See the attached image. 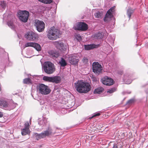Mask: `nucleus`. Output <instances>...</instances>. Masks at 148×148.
<instances>
[{
	"label": "nucleus",
	"mask_w": 148,
	"mask_h": 148,
	"mask_svg": "<svg viewBox=\"0 0 148 148\" xmlns=\"http://www.w3.org/2000/svg\"><path fill=\"white\" fill-rule=\"evenodd\" d=\"M74 85L77 91L80 93H86L91 89L90 85L89 83L84 82L82 81H78Z\"/></svg>",
	"instance_id": "obj_1"
},
{
	"label": "nucleus",
	"mask_w": 148,
	"mask_h": 148,
	"mask_svg": "<svg viewBox=\"0 0 148 148\" xmlns=\"http://www.w3.org/2000/svg\"><path fill=\"white\" fill-rule=\"evenodd\" d=\"M60 34L59 30L54 27H51L47 32V36L50 40H53L58 38Z\"/></svg>",
	"instance_id": "obj_2"
},
{
	"label": "nucleus",
	"mask_w": 148,
	"mask_h": 148,
	"mask_svg": "<svg viewBox=\"0 0 148 148\" xmlns=\"http://www.w3.org/2000/svg\"><path fill=\"white\" fill-rule=\"evenodd\" d=\"M42 68L45 72L49 74L53 73L55 71L54 65L50 62H44Z\"/></svg>",
	"instance_id": "obj_3"
},
{
	"label": "nucleus",
	"mask_w": 148,
	"mask_h": 148,
	"mask_svg": "<svg viewBox=\"0 0 148 148\" xmlns=\"http://www.w3.org/2000/svg\"><path fill=\"white\" fill-rule=\"evenodd\" d=\"M55 132H53V130L51 127H49L48 129L44 131L40 134L36 133L35 135L36 139L38 140L41 138H43L46 136H49L54 134Z\"/></svg>",
	"instance_id": "obj_4"
},
{
	"label": "nucleus",
	"mask_w": 148,
	"mask_h": 148,
	"mask_svg": "<svg viewBox=\"0 0 148 148\" xmlns=\"http://www.w3.org/2000/svg\"><path fill=\"white\" fill-rule=\"evenodd\" d=\"M37 88V90L39 92L43 95H48L51 92L50 89L49 87L43 84H39Z\"/></svg>",
	"instance_id": "obj_5"
},
{
	"label": "nucleus",
	"mask_w": 148,
	"mask_h": 148,
	"mask_svg": "<svg viewBox=\"0 0 148 148\" xmlns=\"http://www.w3.org/2000/svg\"><path fill=\"white\" fill-rule=\"evenodd\" d=\"M29 15V12L26 11H20L18 13V16L20 20L25 23L27 21Z\"/></svg>",
	"instance_id": "obj_6"
},
{
	"label": "nucleus",
	"mask_w": 148,
	"mask_h": 148,
	"mask_svg": "<svg viewBox=\"0 0 148 148\" xmlns=\"http://www.w3.org/2000/svg\"><path fill=\"white\" fill-rule=\"evenodd\" d=\"M92 69L95 73L99 74L102 73L103 68L98 62H95L92 64Z\"/></svg>",
	"instance_id": "obj_7"
},
{
	"label": "nucleus",
	"mask_w": 148,
	"mask_h": 148,
	"mask_svg": "<svg viewBox=\"0 0 148 148\" xmlns=\"http://www.w3.org/2000/svg\"><path fill=\"white\" fill-rule=\"evenodd\" d=\"M73 28L75 30L84 31L88 29V26L85 23L78 22L74 25Z\"/></svg>",
	"instance_id": "obj_8"
},
{
	"label": "nucleus",
	"mask_w": 148,
	"mask_h": 148,
	"mask_svg": "<svg viewBox=\"0 0 148 148\" xmlns=\"http://www.w3.org/2000/svg\"><path fill=\"white\" fill-rule=\"evenodd\" d=\"M68 60L71 64L76 65L77 64L79 60L78 55L77 54H72L69 56Z\"/></svg>",
	"instance_id": "obj_9"
},
{
	"label": "nucleus",
	"mask_w": 148,
	"mask_h": 148,
	"mask_svg": "<svg viewBox=\"0 0 148 148\" xmlns=\"http://www.w3.org/2000/svg\"><path fill=\"white\" fill-rule=\"evenodd\" d=\"M7 15V14H5L4 15L3 17V19L4 20L6 19V17H5V16ZM7 18L8 20H9L11 19L10 21H8V22L7 24L11 28L14 29L15 27V26L13 21V19L14 18V16L12 15L8 14L7 15Z\"/></svg>",
	"instance_id": "obj_10"
},
{
	"label": "nucleus",
	"mask_w": 148,
	"mask_h": 148,
	"mask_svg": "<svg viewBox=\"0 0 148 148\" xmlns=\"http://www.w3.org/2000/svg\"><path fill=\"white\" fill-rule=\"evenodd\" d=\"M115 7V6L112 7L107 11L104 19L105 22L110 21L111 19L113 17L112 14L114 11Z\"/></svg>",
	"instance_id": "obj_11"
},
{
	"label": "nucleus",
	"mask_w": 148,
	"mask_h": 148,
	"mask_svg": "<svg viewBox=\"0 0 148 148\" xmlns=\"http://www.w3.org/2000/svg\"><path fill=\"white\" fill-rule=\"evenodd\" d=\"M45 25V23L43 21L39 20H36L35 21V25L39 32H42L44 30Z\"/></svg>",
	"instance_id": "obj_12"
},
{
	"label": "nucleus",
	"mask_w": 148,
	"mask_h": 148,
	"mask_svg": "<svg viewBox=\"0 0 148 148\" xmlns=\"http://www.w3.org/2000/svg\"><path fill=\"white\" fill-rule=\"evenodd\" d=\"M37 36L36 34L32 31L27 32L25 35V38L28 40H30L36 39L37 37Z\"/></svg>",
	"instance_id": "obj_13"
},
{
	"label": "nucleus",
	"mask_w": 148,
	"mask_h": 148,
	"mask_svg": "<svg viewBox=\"0 0 148 148\" xmlns=\"http://www.w3.org/2000/svg\"><path fill=\"white\" fill-rule=\"evenodd\" d=\"M33 47L38 51H40L41 50V47L40 45L36 43L28 42L27 43L25 44V47Z\"/></svg>",
	"instance_id": "obj_14"
},
{
	"label": "nucleus",
	"mask_w": 148,
	"mask_h": 148,
	"mask_svg": "<svg viewBox=\"0 0 148 148\" xmlns=\"http://www.w3.org/2000/svg\"><path fill=\"white\" fill-rule=\"evenodd\" d=\"M29 124L28 122H26L25 124L24 128L21 129V134L23 136H25L30 134V131L29 129Z\"/></svg>",
	"instance_id": "obj_15"
},
{
	"label": "nucleus",
	"mask_w": 148,
	"mask_h": 148,
	"mask_svg": "<svg viewBox=\"0 0 148 148\" xmlns=\"http://www.w3.org/2000/svg\"><path fill=\"white\" fill-rule=\"evenodd\" d=\"M101 80L103 84L107 86L112 85L114 82L113 79L107 77L103 78Z\"/></svg>",
	"instance_id": "obj_16"
},
{
	"label": "nucleus",
	"mask_w": 148,
	"mask_h": 148,
	"mask_svg": "<svg viewBox=\"0 0 148 148\" xmlns=\"http://www.w3.org/2000/svg\"><path fill=\"white\" fill-rule=\"evenodd\" d=\"M99 44L95 45L94 44L88 45L84 46V48L86 50H90L94 48H97L100 47Z\"/></svg>",
	"instance_id": "obj_17"
},
{
	"label": "nucleus",
	"mask_w": 148,
	"mask_h": 148,
	"mask_svg": "<svg viewBox=\"0 0 148 148\" xmlns=\"http://www.w3.org/2000/svg\"><path fill=\"white\" fill-rule=\"evenodd\" d=\"M48 53L51 57L53 58H57L59 54L57 51L54 50H50L48 51Z\"/></svg>",
	"instance_id": "obj_18"
},
{
	"label": "nucleus",
	"mask_w": 148,
	"mask_h": 148,
	"mask_svg": "<svg viewBox=\"0 0 148 148\" xmlns=\"http://www.w3.org/2000/svg\"><path fill=\"white\" fill-rule=\"evenodd\" d=\"M0 12L3 11L6 8V3L4 1H1L0 2Z\"/></svg>",
	"instance_id": "obj_19"
},
{
	"label": "nucleus",
	"mask_w": 148,
	"mask_h": 148,
	"mask_svg": "<svg viewBox=\"0 0 148 148\" xmlns=\"http://www.w3.org/2000/svg\"><path fill=\"white\" fill-rule=\"evenodd\" d=\"M52 82L56 83H59L61 81L60 77L59 76H55L52 77Z\"/></svg>",
	"instance_id": "obj_20"
},
{
	"label": "nucleus",
	"mask_w": 148,
	"mask_h": 148,
	"mask_svg": "<svg viewBox=\"0 0 148 148\" xmlns=\"http://www.w3.org/2000/svg\"><path fill=\"white\" fill-rule=\"evenodd\" d=\"M134 10H133L132 8H129L127 10V14L128 16L129 19H130L131 15L133 13Z\"/></svg>",
	"instance_id": "obj_21"
},
{
	"label": "nucleus",
	"mask_w": 148,
	"mask_h": 148,
	"mask_svg": "<svg viewBox=\"0 0 148 148\" xmlns=\"http://www.w3.org/2000/svg\"><path fill=\"white\" fill-rule=\"evenodd\" d=\"M9 105L8 102H0V107L1 108H8Z\"/></svg>",
	"instance_id": "obj_22"
},
{
	"label": "nucleus",
	"mask_w": 148,
	"mask_h": 148,
	"mask_svg": "<svg viewBox=\"0 0 148 148\" xmlns=\"http://www.w3.org/2000/svg\"><path fill=\"white\" fill-rule=\"evenodd\" d=\"M103 90V88L102 87H99L95 89L94 91V93L100 94Z\"/></svg>",
	"instance_id": "obj_23"
},
{
	"label": "nucleus",
	"mask_w": 148,
	"mask_h": 148,
	"mask_svg": "<svg viewBox=\"0 0 148 148\" xmlns=\"http://www.w3.org/2000/svg\"><path fill=\"white\" fill-rule=\"evenodd\" d=\"M60 64L62 66H64L67 65L66 61L63 58H61V60L59 62Z\"/></svg>",
	"instance_id": "obj_24"
},
{
	"label": "nucleus",
	"mask_w": 148,
	"mask_h": 148,
	"mask_svg": "<svg viewBox=\"0 0 148 148\" xmlns=\"http://www.w3.org/2000/svg\"><path fill=\"white\" fill-rule=\"evenodd\" d=\"M52 77L44 76L43 77L42 79L46 81L52 82Z\"/></svg>",
	"instance_id": "obj_25"
},
{
	"label": "nucleus",
	"mask_w": 148,
	"mask_h": 148,
	"mask_svg": "<svg viewBox=\"0 0 148 148\" xmlns=\"http://www.w3.org/2000/svg\"><path fill=\"white\" fill-rule=\"evenodd\" d=\"M103 37V35L102 33H98L96 34L95 36L94 37L96 39H101Z\"/></svg>",
	"instance_id": "obj_26"
},
{
	"label": "nucleus",
	"mask_w": 148,
	"mask_h": 148,
	"mask_svg": "<svg viewBox=\"0 0 148 148\" xmlns=\"http://www.w3.org/2000/svg\"><path fill=\"white\" fill-rule=\"evenodd\" d=\"M95 15L96 18H101L103 15L102 13L99 11L97 12L95 14Z\"/></svg>",
	"instance_id": "obj_27"
},
{
	"label": "nucleus",
	"mask_w": 148,
	"mask_h": 148,
	"mask_svg": "<svg viewBox=\"0 0 148 148\" xmlns=\"http://www.w3.org/2000/svg\"><path fill=\"white\" fill-rule=\"evenodd\" d=\"M23 83L25 84H31L32 83V81L29 78H25L23 80Z\"/></svg>",
	"instance_id": "obj_28"
},
{
	"label": "nucleus",
	"mask_w": 148,
	"mask_h": 148,
	"mask_svg": "<svg viewBox=\"0 0 148 148\" xmlns=\"http://www.w3.org/2000/svg\"><path fill=\"white\" fill-rule=\"evenodd\" d=\"M47 122V119H44L43 120L40 121L38 122V124L40 125H45Z\"/></svg>",
	"instance_id": "obj_29"
},
{
	"label": "nucleus",
	"mask_w": 148,
	"mask_h": 148,
	"mask_svg": "<svg viewBox=\"0 0 148 148\" xmlns=\"http://www.w3.org/2000/svg\"><path fill=\"white\" fill-rule=\"evenodd\" d=\"M40 1L45 3L48 4L51 3L52 2V0H38Z\"/></svg>",
	"instance_id": "obj_30"
},
{
	"label": "nucleus",
	"mask_w": 148,
	"mask_h": 148,
	"mask_svg": "<svg viewBox=\"0 0 148 148\" xmlns=\"http://www.w3.org/2000/svg\"><path fill=\"white\" fill-rule=\"evenodd\" d=\"M56 43L58 44V47H59V49H62V47L64 46V44L63 43L57 42Z\"/></svg>",
	"instance_id": "obj_31"
},
{
	"label": "nucleus",
	"mask_w": 148,
	"mask_h": 148,
	"mask_svg": "<svg viewBox=\"0 0 148 148\" xmlns=\"http://www.w3.org/2000/svg\"><path fill=\"white\" fill-rule=\"evenodd\" d=\"M75 38L78 41L81 40L82 37L79 34H75Z\"/></svg>",
	"instance_id": "obj_32"
},
{
	"label": "nucleus",
	"mask_w": 148,
	"mask_h": 148,
	"mask_svg": "<svg viewBox=\"0 0 148 148\" xmlns=\"http://www.w3.org/2000/svg\"><path fill=\"white\" fill-rule=\"evenodd\" d=\"M116 90V89L115 88H112L108 90L107 92L109 93H112L115 92Z\"/></svg>",
	"instance_id": "obj_33"
},
{
	"label": "nucleus",
	"mask_w": 148,
	"mask_h": 148,
	"mask_svg": "<svg viewBox=\"0 0 148 148\" xmlns=\"http://www.w3.org/2000/svg\"><path fill=\"white\" fill-rule=\"evenodd\" d=\"M83 62L85 64L87 63L88 62V59L86 57H84L82 60Z\"/></svg>",
	"instance_id": "obj_34"
},
{
	"label": "nucleus",
	"mask_w": 148,
	"mask_h": 148,
	"mask_svg": "<svg viewBox=\"0 0 148 148\" xmlns=\"http://www.w3.org/2000/svg\"><path fill=\"white\" fill-rule=\"evenodd\" d=\"M100 114L99 113H96V114H94L92 116V117H90V119H91L92 118H93V117H95V116H99V115H100Z\"/></svg>",
	"instance_id": "obj_35"
},
{
	"label": "nucleus",
	"mask_w": 148,
	"mask_h": 148,
	"mask_svg": "<svg viewBox=\"0 0 148 148\" xmlns=\"http://www.w3.org/2000/svg\"><path fill=\"white\" fill-rule=\"evenodd\" d=\"M136 101H137V100L135 98H133L129 100L127 102H134Z\"/></svg>",
	"instance_id": "obj_36"
},
{
	"label": "nucleus",
	"mask_w": 148,
	"mask_h": 148,
	"mask_svg": "<svg viewBox=\"0 0 148 148\" xmlns=\"http://www.w3.org/2000/svg\"><path fill=\"white\" fill-rule=\"evenodd\" d=\"M92 80L93 81L95 82H97L98 81V79L97 78L95 77H93L92 78Z\"/></svg>",
	"instance_id": "obj_37"
},
{
	"label": "nucleus",
	"mask_w": 148,
	"mask_h": 148,
	"mask_svg": "<svg viewBox=\"0 0 148 148\" xmlns=\"http://www.w3.org/2000/svg\"><path fill=\"white\" fill-rule=\"evenodd\" d=\"M113 148H119V147H118V145H114Z\"/></svg>",
	"instance_id": "obj_38"
},
{
	"label": "nucleus",
	"mask_w": 148,
	"mask_h": 148,
	"mask_svg": "<svg viewBox=\"0 0 148 148\" xmlns=\"http://www.w3.org/2000/svg\"><path fill=\"white\" fill-rule=\"evenodd\" d=\"M3 116V114L2 112H0V117H2Z\"/></svg>",
	"instance_id": "obj_39"
},
{
	"label": "nucleus",
	"mask_w": 148,
	"mask_h": 148,
	"mask_svg": "<svg viewBox=\"0 0 148 148\" xmlns=\"http://www.w3.org/2000/svg\"><path fill=\"white\" fill-rule=\"evenodd\" d=\"M130 102H127L126 104V105H127V104H130Z\"/></svg>",
	"instance_id": "obj_40"
},
{
	"label": "nucleus",
	"mask_w": 148,
	"mask_h": 148,
	"mask_svg": "<svg viewBox=\"0 0 148 148\" xmlns=\"http://www.w3.org/2000/svg\"><path fill=\"white\" fill-rule=\"evenodd\" d=\"M14 108V107H11L10 109H13Z\"/></svg>",
	"instance_id": "obj_41"
},
{
	"label": "nucleus",
	"mask_w": 148,
	"mask_h": 148,
	"mask_svg": "<svg viewBox=\"0 0 148 148\" xmlns=\"http://www.w3.org/2000/svg\"><path fill=\"white\" fill-rule=\"evenodd\" d=\"M131 83V82H130V83H126V84H130Z\"/></svg>",
	"instance_id": "obj_42"
},
{
	"label": "nucleus",
	"mask_w": 148,
	"mask_h": 148,
	"mask_svg": "<svg viewBox=\"0 0 148 148\" xmlns=\"http://www.w3.org/2000/svg\"><path fill=\"white\" fill-rule=\"evenodd\" d=\"M123 73L122 72H121V73H120V74H122Z\"/></svg>",
	"instance_id": "obj_43"
},
{
	"label": "nucleus",
	"mask_w": 148,
	"mask_h": 148,
	"mask_svg": "<svg viewBox=\"0 0 148 148\" xmlns=\"http://www.w3.org/2000/svg\"><path fill=\"white\" fill-rule=\"evenodd\" d=\"M130 93H131L130 92H129V94H130Z\"/></svg>",
	"instance_id": "obj_44"
}]
</instances>
